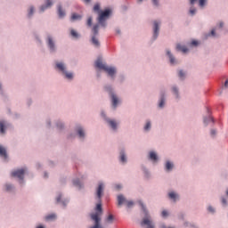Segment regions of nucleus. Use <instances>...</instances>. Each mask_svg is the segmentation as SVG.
I'll return each mask as SVG.
<instances>
[{
    "instance_id": "nucleus-51",
    "label": "nucleus",
    "mask_w": 228,
    "mask_h": 228,
    "mask_svg": "<svg viewBox=\"0 0 228 228\" xmlns=\"http://www.w3.org/2000/svg\"><path fill=\"white\" fill-rule=\"evenodd\" d=\"M196 0H191V4H194Z\"/></svg>"
},
{
    "instance_id": "nucleus-21",
    "label": "nucleus",
    "mask_w": 228,
    "mask_h": 228,
    "mask_svg": "<svg viewBox=\"0 0 228 228\" xmlns=\"http://www.w3.org/2000/svg\"><path fill=\"white\" fill-rule=\"evenodd\" d=\"M81 19V16L77 13H72L71 15V20H80Z\"/></svg>"
},
{
    "instance_id": "nucleus-40",
    "label": "nucleus",
    "mask_w": 228,
    "mask_h": 228,
    "mask_svg": "<svg viewBox=\"0 0 228 228\" xmlns=\"http://www.w3.org/2000/svg\"><path fill=\"white\" fill-rule=\"evenodd\" d=\"M139 204L142 207V209L144 210V212H145L146 210H145V207H144L143 203L142 201H139Z\"/></svg>"
},
{
    "instance_id": "nucleus-27",
    "label": "nucleus",
    "mask_w": 228,
    "mask_h": 228,
    "mask_svg": "<svg viewBox=\"0 0 228 228\" xmlns=\"http://www.w3.org/2000/svg\"><path fill=\"white\" fill-rule=\"evenodd\" d=\"M105 222H107L109 224H112V222H113V215H109L107 219H105Z\"/></svg>"
},
{
    "instance_id": "nucleus-12",
    "label": "nucleus",
    "mask_w": 228,
    "mask_h": 228,
    "mask_svg": "<svg viewBox=\"0 0 228 228\" xmlns=\"http://www.w3.org/2000/svg\"><path fill=\"white\" fill-rule=\"evenodd\" d=\"M48 45H49L50 50L54 51L55 45H54V42H53V39L51 37H48Z\"/></svg>"
},
{
    "instance_id": "nucleus-17",
    "label": "nucleus",
    "mask_w": 228,
    "mask_h": 228,
    "mask_svg": "<svg viewBox=\"0 0 228 228\" xmlns=\"http://www.w3.org/2000/svg\"><path fill=\"white\" fill-rule=\"evenodd\" d=\"M58 15L61 18H63L65 16V12L61 9V5L58 6Z\"/></svg>"
},
{
    "instance_id": "nucleus-53",
    "label": "nucleus",
    "mask_w": 228,
    "mask_h": 228,
    "mask_svg": "<svg viewBox=\"0 0 228 228\" xmlns=\"http://www.w3.org/2000/svg\"><path fill=\"white\" fill-rule=\"evenodd\" d=\"M116 188H117V190H120L121 186L120 185H117Z\"/></svg>"
},
{
    "instance_id": "nucleus-6",
    "label": "nucleus",
    "mask_w": 228,
    "mask_h": 228,
    "mask_svg": "<svg viewBox=\"0 0 228 228\" xmlns=\"http://www.w3.org/2000/svg\"><path fill=\"white\" fill-rule=\"evenodd\" d=\"M56 68L61 70L64 76H66L67 79H73V73H67L66 70H65V66L63 63L61 62H58L56 64Z\"/></svg>"
},
{
    "instance_id": "nucleus-61",
    "label": "nucleus",
    "mask_w": 228,
    "mask_h": 228,
    "mask_svg": "<svg viewBox=\"0 0 228 228\" xmlns=\"http://www.w3.org/2000/svg\"><path fill=\"white\" fill-rule=\"evenodd\" d=\"M209 120H212V118H209Z\"/></svg>"
},
{
    "instance_id": "nucleus-4",
    "label": "nucleus",
    "mask_w": 228,
    "mask_h": 228,
    "mask_svg": "<svg viewBox=\"0 0 228 228\" xmlns=\"http://www.w3.org/2000/svg\"><path fill=\"white\" fill-rule=\"evenodd\" d=\"M123 204H126L128 208L134 206L133 200H126V198L123 195L118 196V205L121 206Z\"/></svg>"
},
{
    "instance_id": "nucleus-33",
    "label": "nucleus",
    "mask_w": 228,
    "mask_h": 228,
    "mask_svg": "<svg viewBox=\"0 0 228 228\" xmlns=\"http://www.w3.org/2000/svg\"><path fill=\"white\" fill-rule=\"evenodd\" d=\"M164 102H165V100H164V98L162 97V99H160V102H159V108H163Z\"/></svg>"
},
{
    "instance_id": "nucleus-15",
    "label": "nucleus",
    "mask_w": 228,
    "mask_h": 228,
    "mask_svg": "<svg viewBox=\"0 0 228 228\" xmlns=\"http://www.w3.org/2000/svg\"><path fill=\"white\" fill-rule=\"evenodd\" d=\"M176 49L183 53H186L189 51V49L186 48V46H182L180 45H177Z\"/></svg>"
},
{
    "instance_id": "nucleus-3",
    "label": "nucleus",
    "mask_w": 228,
    "mask_h": 228,
    "mask_svg": "<svg viewBox=\"0 0 228 228\" xmlns=\"http://www.w3.org/2000/svg\"><path fill=\"white\" fill-rule=\"evenodd\" d=\"M110 9H105L104 12H100L98 17V23L103 28L106 27V20L110 16Z\"/></svg>"
},
{
    "instance_id": "nucleus-48",
    "label": "nucleus",
    "mask_w": 228,
    "mask_h": 228,
    "mask_svg": "<svg viewBox=\"0 0 228 228\" xmlns=\"http://www.w3.org/2000/svg\"><path fill=\"white\" fill-rule=\"evenodd\" d=\"M216 134V132L215 130H211V134L215 135Z\"/></svg>"
},
{
    "instance_id": "nucleus-23",
    "label": "nucleus",
    "mask_w": 228,
    "mask_h": 228,
    "mask_svg": "<svg viewBox=\"0 0 228 228\" xmlns=\"http://www.w3.org/2000/svg\"><path fill=\"white\" fill-rule=\"evenodd\" d=\"M168 197H169V199H172V200H174V201H175L176 198H177V194L175 192H169Z\"/></svg>"
},
{
    "instance_id": "nucleus-8",
    "label": "nucleus",
    "mask_w": 228,
    "mask_h": 228,
    "mask_svg": "<svg viewBox=\"0 0 228 228\" xmlns=\"http://www.w3.org/2000/svg\"><path fill=\"white\" fill-rule=\"evenodd\" d=\"M104 185L102 183H99L98 189H96V196L98 199H102V193H103Z\"/></svg>"
},
{
    "instance_id": "nucleus-49",
    "label": "nucleus",
    "mask_w": 228,
    "mask_h": 228,
    "mask_svg": "<svg viewBox=\"0 0 228 228\" xmlns=\"http://www.w3.org/2000/svg\"><path fill=\"white\" fill-rule=\"evenodd\" d=\"M86 4L90 3L91 0H83Z\"/></svg>"
},
{
    "instance_id": "nucleus-1",
    "label": "nucleus",
    "mask_w": 228,
    "mask_h": 228,
    "mask_svg": "<svg viewBox=\"0 0 228 228\" xmlns=\"http://www.w3.org/2000/svg\"><path fill=\"white\" fill-rule=\"evenodd\" d=\"M102 216V203H98L96 204V207H95V212L90 214L91 220L94 221V225L91 226L90 228H102V226L101 225Z\"/></svg>"
},
{
    "instance_id": "nucleus-16",
    "label": "nucleus",
    "mask_w": 228,
    "mask_h": 228,
    "mask_svg": "<svg viewBox=\"0 0 228 228\" xmlns=\"http://www.w3.org/2000/svg\"><path fill=\"white\" fill-rule=\"evenodd\" d=\"M150 159L153 160V161H157L158 160L157 153L154 151H151L150 152Z\"/></svg>"
},
{
    "instance_id": "nucleus-36",
    "label": "nucleus",
    "mask_w": 228,
    "mask_h": 228,
    "mask_svg": "<svg viewBox=\"0 0 228 228\" xmlns=\"http://www.w3.org/2000/svg\"><path fill=\"white\" fill-rule=\"evenodd\" d=\"M206 0H200V6L204 7Z\"/></svg>"
},
{
    "instance_id": "nucleus-42",
    "label": "nucleus",
    "mask_w": 228,
    "mask_h": 228,
    "mask_svg": "<svg viewBox=\"0 0 228 228\" xmlns=\"http://www.w3.org/2000/svg\"><path fill=\"white\" fill-rule=\"evenodd\" d=\"M61 195H59L56 199L57 200V203H60L61 202Z\"/></svg>"
},
{
    "instance_id": "nucleus-9",
    "label": "nucleus",
    "mask_w": 228,
    "mask_h": 228,
    "mask_svg": "<svg viewBox=\"0 0 228 228\" xmlns=\"http://www.w3.org/2000/svg\"><path fill=\"white\" fill-rule=\"evenodd\" d=\"M141 225L142 226L147 225V228H154L152 222L149 219V217L142 219Z\"/></svg>"
},
{
    "instance_id": "nucleus-5",
    "label": "nucleus",
    "mask_w": 228,
    "mask_h": 228,
    "mask_svg": "<svg viewBox=\"0 0 228 228\" xmlns=\"http://www.w3.org/2000/svg\"><path fill=\"white\" fill-rule=\"evenodd\" d=\"M93 32H94V36H93V38H92V42H93L94 45H95L96 47H99L101 45V43H99V41L96 37V36L99 33V25H94V26Z\"/></svg>"
},
{
    "instance_id": "nucleus-35",
    "label": "nucleus",
    "mask_w": 228,
    "mask_h": 228,
    "mask_svg": "<svg viewBox=\"0 0 228 228\" xmlns=\"http://www.w3.org/2000/svg\"><path fill=\"white\" fill-rule=\"evenodd\" d=\"M34 13V7L31 6L30 9H29V12H28V16L31 17Z\"/></svg>"
},
{
    "instance_id": "nucleus-58",
    "label": "nucleus",
    "mask_w": 228,
    "mask_h": 228,
    "mask_svg": "<svg viewBox=\"0 0 228 228\" xmlns=\"http://www.w3.org/2000/svg\"><path fill=\"white\" fill-rule=\"evenodd\" d=\"M62 205L65 206V202H62Z\"/></svg>"
},
{
    "instance_id": "nucleus-52",
    "label": "nucleus",
    "mask_w": 228,
    "mask_h": 228,
    "mask_svg": "<svg viewBox=\"0 0 228 228\" xmlns=\"http://www.w3.org/2000/svg\"><path fill=\"white\" fill-rule=\"evenodd\" d=\"M219 27H220V28H223V27H224V23H223V22H220Z\"/></svg>"
},
{
    "instance_id": "nucleus-54",
    "label": "nucleus",
    "mask_w": 228,
    "mask_h": 228,
    "mask_svg": "<svg viewBox=\"0 0 228 228\" xmlns=\"http://www.w3.org/2000/svg\"><path fill=\"white\" fill-rule=\"evenodd\" d=\"M204 123L207 124L206 118L204 119Z\"/></svg>"
},
{
    "instance_id": "nucleus-11",
    "label": "nucleus",
    "mask_w": 228,
    "mask_h": 228,
    "mask_svg": "<svg viewBox=\"0 0 228 228\" xmlns=\"http://www.w3.org/2000/svg\"><path fill=\"white\" fill-rule=\"evenodd\" d=\"M0 156L4 159L8 158V154L6 153V149L2 147L1 145H0Z\"/></svg>"
},
{
    "instance_id": "nucleus-2",
    "label": "nucleus",
    "mask_w": 228,
    "mask_h": 228,
    "mask_svg": "<svg viewBox=\"0 0 228 228\" xmlns=\"http://www.w3.org/2000/svg\"><path fill=\"white\" fill-rule=\"evenodd\" d=\"M95 68L104 70L109 76L113 77L116 74V69L104 65L101 61H95Z\"/></svg>"
},
{
    "instance_id": "nucleus-18",
    "label": "nucleus",
    "mask_w": 228,
    "mask_h": 228,
    "mask_svg": "<svg viewBox=\"0 0 228 228\" xmlns=\"http://www.w3.org/2000/svg\"><path fill=\"white\" fill-rule=\"evenodd\" d=\"M168 57H169V61H171V64L174 65L175 63V57H173V55L171 54L170 51L167 52Z\"/></svg>"
},
{
    "instance_id": "nucleus-60",
    "label": "nucleus",
    "mask_w": 228,
    "mask_h": 228,
    "mask_svg": "<svg viewBox=\"0 0 228 228\" xmlns=\"http://www.w3.org/2000/svg\"><path fill=\"white\" fill-rule=\"evenodd\" d=\"M162 228H167V226H162Z\"/></svg>"
},
{
    "instance_id": "nucleus-45",
    "label": "nucleus",
    "mask_w": 228,
    "mask_h": 228,
    "mask_svg": "<svg viewBox=\"0 0 228 228\" xmlns=\"http://www.w3.org/2000/svg\"><path fill=\"white\" fill-rule=\"evenodd\" d=\"M153 4H155L156 6H158V5H159L158 0H153Z\"/></svg>"
},
{
    "instance_id": "nucleus-50",
    "label": "nucleus",
    "mask_w": 228,
    "mask_h": 228,
    "mask_svg": "<svg viewBox=\"0 0 228 228\" xmlns=\"http://www.w3.org/2000/svg\"><path fill=\"white\" fill-rule=\"evenodd\" d=\"M211 35H212L213 37H215V30H214V29L211 30Z\"/></svg>"
},
{
    "instance_id": "nucleus-26",
    "label": "nucleus",
    "mask_w": 228,
    "mask_h": 228,
    "mask_svg": "<svg viewBox=\"0 0 228 228\" xmlns=\"http://www.w3.org/2000/svg\"><path fill=\"white\" fill-rule=\"evenodd\" d=\"M70 35L73 38H78L79 35L77 32H76L74 29H71Z\"/></svg>"
},
{
    "instance_id": "nucleus-13",
    "label": "nucleus",
    "mask_w": 228,
    "mask_h": 228,
    "mask_svg": "<svg viewBox=\"0 0 228 228\" xmlns=\"http://www.w3.org/2000/svg\"><path fill=\"white\" fill-rule=\"evenodd\" d=\"M107 122L113 130L117 129V122L115 120L108 119Z\"/></svg>"
},
{
    "instance_id": "nucleus-34",
    "label": "nucleus",
    "mask_w": 228,
    "mask_h": 228,
    "mask_svg": "<svg viewBox=\"0 0 228 228\" xmlns=\"http://www.w3.org/2000/svg\"><path fill=\"white\" fill-rule=\"evenodd\" d=\"M121 161L123 163H125L126 161V155L124 154V152H121Z\"/></svg>"
},
{
    "instance_id": "nucleus-32",
    "label": "nucleus",
    "mask_w": 228,
    "mask_h": 228,
    "mask_svg": "<svg viewBox=\"0 0 228 228\" xmlns=\"http://www.w3.org/2000/svg\"><path fill=\"white\" fill-rule=\"evenodd\" d=\"M73 184H75V186H77V188H81V184L78 180L73 181Z\"/></svg>"
},
{
    "instance_id": "nucleus-29",
    "label": "nucleus",
    "mask_w": 228,
    "mask_h": 228,
    "mask_svg": "<svg viewBox=\"0 0 228 228\" xmlns=\"http://www.w3.org/2000/svg\"><path fill=\"white\" fill-rule=\"evenodd\" d=\"M178 77L181 79H183L185 77V73L183 72V70H179Z\"/></svg>"
},
{
    "instance_id": "nucleus-55",
    "label": "nucleus",
    "mask_w": 228,
    "mask_h": 228,
    "mask_svg": "<svg viewBox=\"0 0 228 228\" xmlns=\"http://www.w3.org/2000/svg\"><path fill=\"white\" fill-rule=\"evenodd\" d=\"M117 33H118V34H119V33H120V31H119V30H118V31H117Z\"/></svg>"
},
{
    "instance_id": "nucleus-46",
    "label": "nucleus",
    "mask_w": 228,
    "mask_h": 228,
    "mask_svg": "<svg viewBox=\"0 0 228 228\" xmlns=\"http://www.w3.org/2000/svg\"><path fill=\"white\" fill-rule=\"evenodd\" d=\"M222 202H223L224 205H226V204H227V200H226L225 199H224V198H223V200H222Z\"/></svg>"
},
{
    "instance_id": "nucleus-10",
    "label": "nucleus",
    "mask_w": 228,
    "mask_h": 228,
    "mask_svg": "<svg viewBox=\"0 0 228 228\" xmlns=\"http://www.w3.org/2000/svg\"><path fill=\"white\" fill-rule=\"evenodd\" d=\"M159 22L154 21V39H156L159 36Z\"/></svg>"
},
{
    "instance_id": "nucleus-57",
    "label": "nucleus",
    "mask_w": 228,
    "mask_h": 228,
    "mask_svg": "<svg viewBox=\"0 0 228 228\" xmlns=\"http://www.w3.org/2000/svg\"><path fill=\"white\" fill-rule=\"evenodd\" d=\"M37 228H44L43 226H38Z\"/></svg>"
},
{
    "instance_id": "nucleus-43",
    "label": "nucleus",
    "mask_w": 228,
    "mask_h": 228,
    "mask_svg": "<svg viewBox=\"0 0 228 228\" xmlns=\"http://www.w3.org/2000/svg\"><path fill=\"white\" fill-rule=\"evenodd\" d=\"M199 45V43H198V41H196V40H194V41L191 42V45Z\"/></svg>"
},
{
    "instance_id": "nucleus-39",
    "label": "nucleus",
    "mask_w": 228,
    "mask_h": 228,
    "mask_svg": "<svg viewBox=\"0 0 228 228\" xmlns=\"http://www.w3.org/2000/svg\"><path fill=\"white\" fill-rule=\"evenodd\" d=\"M167 216H168L167 211H166V210L162 211V216L163 217H167Z\"/></svg>"
},
{
    "instance_id": "nucleus-38",
    "label": "nucleus",
    "mask_w": 228,
    "mask_h": 228,
    "mask_svg": "<svg viewBox=\"0 0 228 228\" xmlns=\"http://www.w3.org/2000/svg\"><path fill=\"white\" fill-rule=\"evenodd\" d=\"M5 188H6V191H10L12 190V185L6 184V185H5Z\"/></svg>"
},
{
    "instance_id": "nucleus-47",
    "label": "nucleus",
    "mask_w": 228,
    "mask_h": 228,
    "mask_svg": "<svg viewBox=\"0 0 228 228\" xmlns=\"http://www.w3.org/2000/svg\"><path fill=\"white\" fill-rule=\"evenodd\" d=\"M224 86H225V87H228V79L225 80V82H224Z\"/></svg>"
},
{
    "instance_id": "nucleus-56",
    "label": "nucleus",
    "mask_w": 228,
    "mask_h": 228,
    "mask_svg": "<svg viewBox=\"0 0 228 228\" xmlns=\"http://www.w3.org/2000/svg\"><path fill=\"white\" fill-rule=\"evenodd\" d=\"M225 194L228 195V190H227V191L225 192Z\"/></svg>"
},
{
    "instance_id": "nucleus-20",
    "label": "nucleus",
    "mask_w": 228,
    "mask_h": 228,
    "mask_svg": "<svg viewBox=\"0 0 228 228\" xmlns=\"http://www.w3.org/2000/svg\"><path fill=\"white\" fill-rule=\"evenodd\" d=\"M77 134L79 135L80 138L85 137V133L82 127L77 128Z\"/></svg>"
},
{
    "instance_id": "nucleus-7",
    "label": "nucleus",
    "mask_w": 228,
    "mask_h": 228,
    "mask_svg": "<svg viewBox=\"0 0 228 228\" xmlns=\"http://www.w3.org/2000/svg\"><path fill=\"white\" fill-rule=\"evenodd\" d=\"M25 171H26L25 169H18V170L12 171V176L17 177L20 181H23Z\"/></svg>"
},
{
    "instance_id": "nucleus-31",
    "label": "nucleus",
    "mask_w": 228,
    "mask_h": 228,
    "mask_svg": "<svg viewBox=\"0 0 228 228\" xmlns=\"http://www.w3.org/2000/svg\"><path fill=\"white\" fill-rule=\"evenodd\" d=\"M151 128V122L150 121H147L145 126H144V130L145 131H148L149 129Z\"/></svg>"
},
{
    "instance_id": "nucleus-14",
    "label": "nucleus",
    "mask_w": 228,
    "mask_h": 228,
    "mask_svg": "<svg viewBox=\"0 0 228 228\" xmlns=\"http://www.w3.org/2000/svg\"><path fill=\"white\" fill-rule=\"evenodd\" d=\"M53 3L51 0H47L46 5H43L40 7L41 12H43L46 8H50L52 6Z\"/></svg>"
},
{
    "instance_id": "nucleus-30",
    "label": "nucleus",
    "mask_w": 228,
    "mask_h": 228,
    "mask_svg": "<svg viewBox=\"0 0 228 228\" xmlns=\"http://www.w3.org/2000/svg\"><path fill=\"white\" fill-rule=\"evenodd\" d=\"M86 25H88V27H92L93 25V18L89 17L88 20L86 21Z\"/></svg>"
},
{
    "instance_id": "nucleus-41",
    "label": "nucleus",
    "mask_w": 228,
    "mask_h": 228,
    "mask_svg": "<svg viewBox=\"0 0 228 228\" xmlns=\"http://www.w3.org/2000/svg\"><path fill=\"white\" fill-rule=\"evenodd\" d=\"M173 92L175 94H176V96L178 95V91L176 87H173Z\"/></svg>"
},
{
    "instance_id": "nucleus-62",
    "label": "nucleus",
    "mask_w": 228,
    "mask_h": 228,
    "mask_svg": "<svg viewBox=\"0 0 228 228\" xmlns=\"http://www.w3.org/2000/svg\"><path fill=\"white\" fill-rule=\"evenodd\" d=\"M59 127H61H61H62V125H61V126H59Z\"/></svg>"
},
{
    "instance_id": "nucleus-19",
    "label": "nucleus",
    "mask_w": 228,
    "mask_h": 228,
    "mask_svg": "<svg viewBox=\"0 0 228 228\" xmlns=\"http://www.w3.org/2000/svg\"><path fill=\"white\" fill-rule=\"evenodd\" d=\"M118 101L117 96L115 94H112V106L114 108H116L118 105Z\"/></svg>"
},
{
    "instance_id": "nucleus-25",
    "label": "nucleus",
    "mask_w": 228,
    "mask_h": 228,
    "mask_svg": "<svg viewBox=\"0 0 228 228\" xmlns=\"http://www.w3.org/2000/svg\"><path fill=\"white\" fill-rule=\"evenodd\" d=\"M0 132L1 134H4L5 130H4V121H0Z\"/></svg>"
},
{
    "instance_id": "nucleus-59",
    "label": "nucleus",
    "mask_w": 228,
    "mask_h": 228,
    "mask_svg": "<svg viewBox=\"0 0 228 228\" xmlns=\"http://www.w3.org/2000/svg\"><path fill=\"white\" fill-rule=\"evenodd\" d=\"M143 0H139V2L141 3V2H142Z\"/></svg>"
},
{
    "instance_id": "nucleus-22",
    "label": "nucleus",
    "mask_w": 228,
    "mask_h": 228,
    "mask_svg": "<svg viewBox=\"0 0 228 228\" xmlns=\"http://www.w3.org/2000/svg\"><path fill=\"white\" fill-rule=\"evenodd\" d=\"M55 218H56V215H54V214L48 215L45 217L46 221H53V220H55Z\"/></svg>"
},
{
    "instance_id": "nucleus-37",
    "label": "nucleus",
    "mask_w": 228,
    "mask_h": 228,
    "mask_svg": "<svg viewBox=\"0 0 228 228\" xmlns=\"http://www.w3.org/2000/svg\"><path fill=\"white\" fill-rule=\"evenodd\" d=\"M189 12L191 14V16H193L196 12V9H191L189 10Z\"/></svg>"
},
{
    "instance_id": "nucleus-24",
    "label": "nucleus",
    "mask_w": 228,
    "mask_h": 228,
    "mask_svg": "<svg viewBox=\"0 0 228 228\" xmlns=\"http://www.w3.org/2000/svg\"><path fill=\"white\" fill-rule=\"evenodd\" d=\"M173 168V164L170 161L166 162V170L170 171Z\"/></svg>"
},
{
    "instance_id": "nucleus-28",
    "label": "nucleus",
    "mask_w": 228,
    "mask_h": 228,
    "mask_svg": "<svg viewBox=\"0 0 228 228\" xmlns=\"http://www.w3.org/2000/svg\"><path fill=\"white\" fill-rule=\"evenodd\" d=\"M100 10H101V5L99 4H95L94 6V12H99Z\"/></svg>"
},
{
    "instance_id": "nucleus-44",
    "label": "nucleus",
    "mask_w": 228,
    "mask_h": 228,
    "mask_svg": "<svg viewBox=\"0 0 228 228\" xmlns=\"http://www.w3.org/2000/svg\"><path fill=\"white\" fill-rule=\"evenodd\" d=\"M208 211H209L210 213H214V208H213V207H208Z\"/></svg>"
}]
</instances>
